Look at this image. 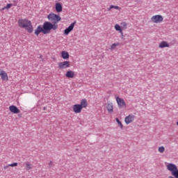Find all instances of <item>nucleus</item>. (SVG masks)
Segmentation results:
<instances>
[{
	"label": "nucleus",
	"instance_id": "1",
	"mask_svg": "<svg viewBox=\"0 0 178 178\" xmlns=\"http://www.w3.org/2000/svg\"><path fill=\"white\" fill-rule=\"evenodd\" d=\"M47 19H49V22H44L42 26L44 34H49L51 30H58V22L62 20L60 16L54 13H51L47 16Z\"/></svg>",
	"mask_w": 178,
	"mask_h": 178
},
{
	"label": "nucleus",
	"instance_id": "2",
	"mask_svg": "<svg viewBox=\"0 0 178 178\" xmlns=\"http://www.w3.org/2000/svg\"><path fill=\"white\" fill-rule=\"evenodd\" d=\"M18 26L21 27L22 29H25L29 33L31 34L33 33V24H31V21H29V19H21L18 20Z\"/></svg>",
	"mask_w": 178,
	"mask_h": 178
},
{
	"label": "nucleus",
	"instance_id": "3",
	"mask_svg": "<svg viewBox=\"0 0 178 178\" xmlns=\"http://www.w3.org/2000/svg\"><path fill=\"white\" fill-rule=\"evenodd\" d=\"M167 169L169 172H171L175 178H178V169L177 166L173 163H168L167 165Z\"/></svg>",
	"mask_w": 178,
	"mask_h": 178
},
{
	"label": "nucleus",
	"instance_id": "4",
	"mask_svg": "<svg viewBox=\"0 0 178 178\" xmlns=\"http://www.w3.org/2000/svg\"><path fill=\"white\" fill-rule=\"evenodd\" d=\"M116 101H117L118 108L120 109H122V108H127V105L126 104V102H124V99H123L119 97H117Z\"/></svg>",
	"mask_w": 178,
	"mask_h": 178
},
{
	"label": "nucleus",
	"instance_id": "5",
	"mask_svg": "<svg viewBox=\"0 0 178 178\" xmlns=\"http://www.w3.org/2000/svg\"><path fill=\"white\" fill-rule=\"evenodd\" d=\"M58 69L63 70V69H66L70 67V61H63L58 63Z\"/></svg>",
	"mask_w": 178,
	"mask_h": 178
},
{
	"label": "nucleus",
	"instance_id": "6",
	"mask_svg": "<svg viewBox=\"0 0 178 178\" xmlns=\"http://www.w3.org/2000/svg\"><path fill=\"white\" fill-rule=\"evenodd\" d=\"M153 23H162L163 22V17L161 15H154L151 18Z\"/></svg>",
	"mask_w": 178,
	"mask_h": 178
},
{
	"label": "nucleus",
	"instance_id": "7",
	"mask_svg": "<svg viewBox=\"0 0 178 178\" xmlns=\"http://www.w3.org/2000/svg\"><path fill=\"white\" fill-rule=\"evenodd\" d=\"M76 24V21L72 23L67 28L64 30V34L67 35L71 31H73V29H74V25Z\"/></svg>",
	"mask_w": 178,
	"mask_h": 178
},
{
	"label": "nucleus",
	"instance_id": "8",
	"mask_svg": "<svg viewBox=\"0 0 178 178\" xmlns=\"http://www.w3.org/2000/svg\"><path fill=\"white\" fill-rule=\"evenodd\" d=\"M72 109L74 113H81L83 108L80 104H74L72 106Z\"/></svg>",
	"mask_w": 178,
	"mask_h": 178
},
{
	"label": "nucleus",
	"instance_id": "9",
	"mask_svg": "<svg viewBox=\"0 0 178 178\" xmlns=\"http://www.w3.org/2000/svg\"><path fill=\"white\" fill-rule=\"evenodd\" d=\"M9 111L12 113H15V114L20 113V110L19 108H17V106H16L15 105L10 106Z\"/></svg>",
	"mask_w": 178,
	"mask_h": 178
},
{
	"label": "nucleus",
	"instance_id": "10",
	"mask_svg": "<svg viewBox=\"0 0 178 178\" xmlns=\"http://www.w3.org/2000/svg\"><path fill=\"white\" fill-rule=\"evenodd\" d=\"M0 76L2 79V80H3V81H8L9 80L8 74L3 70L0 71Z\"/></svg>",
	"mask_w": 178,
	"mask_h": 178
},
{
	"label": "nucleus",
	"instance_id": "11",
	"mask_svg": "<svg viewBox=\"0 0 178 178\" xmlns=\"http://www.w3.org/2000/svg\"><path fill=\"white\" fill-rule=\"evenodd\" d=\"M135 116L134 115H129L125 118V123L129 124L134 120Z\"/></svg>",
	"mask_w": 178,
	"mask_h": 178
},
{
	"label": "nucleus",
	"instance_id": "12",
	"mask_svg": "<svg viewBox=\"0 0 178 178\" xmlns=\"http://www.w3.org/2000/svg\"><path fill=\"white\" fill-rule=\"evenodd\" d=\"M40 33H42V34H44V29L41 26H38L37 29L35 30V35H39Z\"/></svg>",
	"mask_w": 178,
	"mask_h": 178
},
{
	"label": "nucleus",
	"instance_id": "13",
	"mask_svg": "<svg viewBox=\"0 0 178 178\" xmlns=\"http://www.w3.org/2000/svg\"><path fill=\"white\" fill-rule=\"evenodd\" d=\"M106 109L108 113H112L113 112V103H108L106 106Z\"/></svg>",
	"mask_w": 178,
	"mask_h": 178
},
{
	"label": "nucleus",
	"instance_id": "14",
	"mask_svg": "<svg viewBox=\"0 0 178 178\" xmlns=\"http://www.w3.org/2000/svg\"><path fill=\"white\" fill-rule=\"evenodd\" d=\"M81 106V108H87L88 106V103L87 102V99H83L81 100V104H79Z\"/></svg>",
	"mask_w": 178,
	"mask_h": 178
},
{
	"label": "nucleus",
	"instance_id": "15",
	"mask_svg": "<svg viewBox=\"0 0 178 178\" xmlns=\"http://www.w3.org/2000/svg\"><path fill=\"white\" fill-rule=\"evenodd\" d=\"M63 10L62 4L60 3H56V12L58 13H60Z\"/></svg>",
	"mask_w": 178,
	"mask_h": 178
},
{
	"label": "nucleus",
	"instance_id": "16",
	"mask_svg": "<svg viewBox=\"0 0 178 178\" xmlns=\"http://www.w3.org/2000/svg\"><path fill=\"white\" fill-rule=\"evenodd\" d=\"M159 48H169V43L166 41H163L159 44Z\"/></svg>",
	"mask_w": 178,
	"mask_h": 178
},
{
	"label": "nucleus",
	"instance_id": "17",
	"mask_svg": "<svg viewBox=\"0 0 178 178\" xmlns=\"http://www.w3.org/2000/svg\"><path fill=\"white\" fill-rule=\"evenodd\" d=\"M65 76L68 79H73L74 77V72L69 70L67 72Z\"/></svg>",
	"mask_w": 178,
	"mask_h": 178
},
{
	"label": "nucleus",
	"instance_id": "18",
	"mask_svg": "<svg viewBox=\"0 0 178 178\" xmlns=\"http://www.w3.org/2000/svg\"><path fill=\"white\" fill-rule=\"evenodd\" d=\"M69 52L63 51L61 52V57L63 59H69Z\"/></svg>",
	"mask_w": 178,
	"mask_h": 178
},
{
	"label": "nucleus",
	"instance_id": "19",
	"mask_svg": "<svg viewBox=\"0 0 178 178\" xmlns=\"http://www.w3.org/2000/svg\"><path fill=\"white\" fill-rule=\"evenodd\" d=\"M25 165H26V170L29 171L33 169V165H31V162L27 161L25 163Z\"/></svg>",
	"mask_w": 178,
	"mask_h": 178
},
{
	"label": "nucleus",
	"instance_id": "20",
	"mask_svg": "<svg viewBox=\"0 0 178 178\" xmlns=\"http://www.w3.org/2000/svg\"><path fill=\"white\" fill-rule=\"evenodd\" d=\"M111 9H116L117 10H122V8L120 7H119L118 6H113V5L110 6V8H108V12L111 11Z\"/></svg>",
	"mask_w": 178,
	"mask_h": 178
},
{
	"label": "nucleus",
	"instance_id": "21",
	"mask_svg": "<svg viewBox=\"0 0 178 178\" xmlns=\"http://www.w3.org/2000/svg\"><path fill=\"white\" fill-rule=\"evenodd\" d=\"M115 29L116 30V31H120V34H122V27H120L119 24L115 25Z\"/></svg>",
	"mask_w": 178,
	"mask_h": 178
},
{
	"label": "nucleus",
	"instance_id": "22",
	"mask_svg": "<svg viewBox=\"0 0 178 178\" xmlns=\"http://www.w3.org/2000/svg\"><path fill=\"white\" fill-rule=\"evenodd\" d=\"M119 45H120V43H119V42L113 43V44H111L110 49H111V50L115 49L116 48V47H118Z\"/></svg>",
	"mask_w": 178,
	"mask_h": 178
},
{
	"label": "nucleus",
	"instance_id": "23",
	"mask_svg": "<svg viewBox=\"0 0 178 178\" xmlns=\"http://www.w3.org/2000/svg\"><path fill=\"white\" fill-rule=\"evenodd\" d=\"M118 124L119 125V127H120V129H123V124H122V122H120V120H119V118H116L115 119Z\"/></svg>",
	"mask_w": 178,
	"mask_h": 178
},
{
	"label": "nucleus",
	"instance_id": "24",
	"mask_svg": "<svg viewBox=\"0 0 178 178\" xmlns=\"http://www.w3.org/2000/svg\"><path fill=\"white\" fill-rule=\"evenodd\" d=\"M12 6H13L12 3H8V4H7L6 6H5L3 8H1V10H5V9H10V8H12Z\"/></svg>",
	"mask_w": 178,
	"mask_h": 178
},
{
	"label": "nucleus",
	"instance_id": "25",
	"mask_svg": "<svg viewBox=\"0 0 178 178\" xmlns=\"http://www.w3.org/2000/svg\"><path fill=\"white\" fill-rule=\"evenodd\" d=\"M159 152H161V154H163V152H165V147L163 146H161L159 147Z\"/></svg>",
	"mask_w": 178,
	"mask_h": 178
},
{
	"label": "nucleus",
	"instance_id": "26",
	"mask_svg": "<svg viewBox=\"0 0 178 178\" xmlns=\"http://www.w3.org/2000/svg\"><path fill=\"white\" fill-rule=\"evenodd\" d=\"M121 26L122 29H127V24L126 22L121 23Z\"/></svg>",
	"mask_w": 178,
	"mask_h": 178
},
{
	"label": "nucleus",
	"instance_id": "27",
	"mask_svg": "<svg viewBox=\"0 0 178 178\" xmlns=\"http://www.w3.org/2000/svg\"><path fill=\"white\" fill-rule=\"evenodd\" d=\"M9 166H11V168H15L17 166V163H13L9 164Z\"/></svg>",
	"mask_w": 178,
	"mask_h": 178
},
{
	"label": "nucleus",
	"instance_id": "28",
	"mask_svg": "<svg viewBox=\"0 0 178 178\" xmlns=\"http://www.w3.org/2000/svg\"><path fill=\"white\" fill-rule=\"evenodd\" d=\"M49 165L50 166V168H52V166H54V162L50 161Z\"/></svg>",
	"mask_w": 178,
	"mask_h": 178
},
{
	"label": "nucleus",
	"instance_id": "29",
	"mask_svg": "<svg viewBox=\"0 0 178 178\" xmlns=\"http://www.w3.org/2000/svg\"><path fill=\"white\" fill-rule=\"evenodd\" d=\"M9 167H10V165H9V164H8V165L4 166V169H7Z\"/></svg>",
	"mask_w": 178,
	"mask_h": 178
},
{
	"label": "nucleus",
	"instance_id": "30",
	"mask_svg": "<svg viewBox=\"0 0 178 178\" xmlns=\"http://www.w3.org/2000/svg\"><path fill=\"white\" fill-rule=\"evenodd\" d=\"M22 114H19L18 115V118H22Z\"/></svg>",
	"mask_w": 178,
	"mask_h": 178
},
{
	"label": "nucleus",
	"instance_id": "31",
	"mask_svg": "<svg viewBox=\"0 0 178 178\" xmlns=\"http://www.w3.org/2000/svg\"><path fill=\"white\" fill-rule=\"evenodd\" d=\"M44 111H47V107H44Z\"/></svg>",
	"mask_w": 178,
	"mask_h": 178
},
{
	"label": "nucleus",
	"instance_id": "32",
	"mask_svg": "<svg viewBox=\"0 0 178 178\" xmlns=\"http://www.w3.org/2000/svg\"><path fill=\"white\" fill-rule=\"evenodd\" d=\"M121 35H122V37H123V32H122V33H121Z\"/></svg>",
	"mask_w": 178,
	"mask_h": 178
},
{
	"label": "nucleus",
	"instance_id": "33",
	"mask_svg": "<svg viewBox=\"0 0 178 178\" xmlns=\"http://www.w3.org/2000/svg\"><path fill=\"white\" fill-rule=\"evenodd\" d=\"M177 126H178V121L177 122Z\"/></svg>",
	"mask_w": 178,
	"mask_h": 178
},
{
	"label": "nucleus",
	"instance_id": "34",
	"mask_svg": "<svg viewBox=\"0 0 178 178\" xmlns=\"http://www.w3.org/2000/svg\"><path fill=\"white\" fill-rule=\"evenodd\" d=\"M58 1H60V0H58Z\"/></svg>",
	"mask_w": 178,
	"mask_h": 178
}]
</instances>
